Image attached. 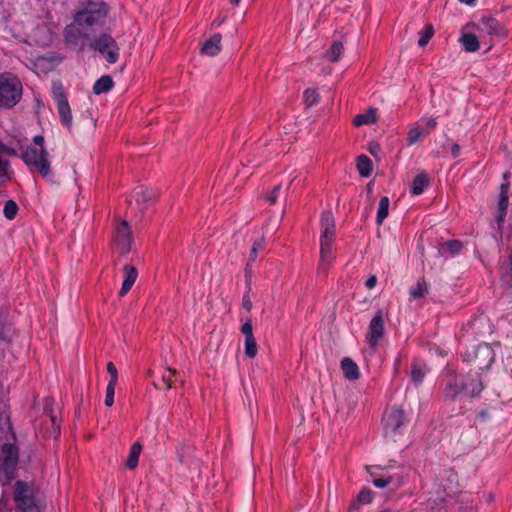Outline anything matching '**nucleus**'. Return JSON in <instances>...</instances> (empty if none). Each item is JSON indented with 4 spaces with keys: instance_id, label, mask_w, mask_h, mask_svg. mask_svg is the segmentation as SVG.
<instances>
[{
    "instance_id": "f257e3e1",
    "label": "nucleus",
    "mask_w": 512,
    "mask_h": 512,
    "mask_svg": "<svg viewBox=\"0 0 512 512\" xmlns=\"http://www.w3.org/2000/svg\"><path fill=\"white\" fill-rule=\"evenodd\" d=\"M94 34L95 32L84 23L77 21L75 15H73V22L64 29V39L67 45L83 47L84 41L89 40L90 49L100 53L109 64L116 63L120 57V48L109 29L92 37Z\"/></svg>"
},
{
    "instance_id": "f03ea898",
    "label": "nucleus",
    "mask_w": 512,
    "mask_h": 512,
    "mask_svg": "<svg viewBox=\"0 0 512 512\" xmlns=\"http://www.w3.org/2000/svg\"><path fill=\"white\" fill-rule=\"evenodd\" d=\"M110 11L111 7L103 0H81L74 15L77 16V21L96 32L97 28L104 26Z\"/></svg>"
},
{
    "instance_id": "7ed1b4c3",
    "label": "nucleus",
    "mask_w": 512,
    "mask_h": 512,
    "mask_svg": "<svg viewBox=\"0 0 512 512\" xmlns=\"http://www.w3.org/2000/svg\"><path fill=\"white\" fill-rule=\"evenodd\" d=\"M23 94L21 80L10 72L0 73V109L16 106Z\"/></svg>"
},
{
    "instance_id": "20e7f679",
    "label": "nucleus",
    "mask_w": 512,
    "mask_h": 512,
    "mask_svg": "<svg viewBox=\"0 0 512 512\" xmlns=\"http://www.w3.org/2000/svg\"><path fill=\"white\" fill-rule=\"evenodd\" d=\"M19 449L14 443H4L0 449V485H8L16 478Z\"/></svg>"
},
{
    "instance_id": "39448f33",
    "label": "nucleus",
    "mask_w": 512,
    "mask_h": 512,
    "mask_svg": "<svg viewBox=\"0 0 512 512\" xmlns=\"http://www.w3.org/2000/svg\"><path fill=\"white\" fill-rule=\"evenodd\" d=\"M20 158L31 172L39 173L43 178H48L51 173V162L49 153L45 148L28 146L20 155Z\"/></svg>"
},
{
    "instance_id": "423d86ee",
    "label": "nucleus",
    "mask_w": 512,
    "mask_h": 512,
    "mask_svg": "<svg viewBox=\"0 0 512 512\" xmlns=\"http://www.w3.org/2000/svg\"><path fill=\"white\" fill-rule=\"evenodd\" d=\"M463 360L474 364L479 370L488 369L495 360V352L488 343H480L462 353Z\"/></svg>"
},
{
    "instance_id": "0eeeda50",
    "label": "nucleus",
    "mask_w": 512,
    "mask_h": 512,
    "mask_svg": "<svg viewBox=\"0 0 512 512\" xmlns=\"http://www.w3.org/2000/svg\"><path fill=\"white\" fill-rule=\"evenodd\" d=\"M13 499L20 512H40L34 490L27 482L18 480L14 484Z\"/></svg>"
},
{
    "instance_id": "6e6552de",
    "label": "nucleus",
    "mask_w": 512,
    "mask_h": 512,
    "mask_svg": "<svg viewBox=\"0 0 512 512\" xmlns=\"http://www.w3.org/2000/svg\"><path fill=\"white\" fill-rule=\"evenodd\" d=\"M467 389L468 381L466 376L451 372L444 379V387L442 391L443 399L444 401L453 402Z\"/></svg>"
},
{
    "instance_id": "1a4fd4ad",
    "label": "nucleus",
    "mask_w": 512,
    "mask_h": 512,
    "mask_svg": "<svg viewBox=\"0 0 512 512\" xmlns=\"http://www.w3.org/2000/svg\"><path fill=\"white\" fill-rule=\"evenodd\" d=\"M53 99L56 102L58 113L60 116L61 124L67 129H71L72 126V113L71 108L63 88L60 82L53 83L52 86Z\"/></svg>"
},
{
    "instance_id": "9d476101",
    "label": "nucleus",
    "mask_w": 512,
    "mask_h": 512,
    "mask_svg": "<svg viewBox=\"0 0 512 512\" xmlns=\"http://www.w3.org/2000/svg\"><path fill=\"white\" fill-rule=\"evenodd\" d=\"M133 243L132 231L126 220L120 221L115 227L113 238V249L121 255H125L131 250Z\"/></svg>"
},
{
    "instance_id": "9b49d317",
    "label": "nucleus",
    "mask_w": 512,
    "mask_h": 512,
    "mask_svg": "<svg viewBox=\"0 0 512 512\" xmlns=\"http://www.w3.org/2000/svg\"><path fill=\"white\" fill-rule=\"evenodd\" d=\"M406 422V415L402 408L392 407L383 417L384 431L392 437L401 434V429Z\"/></svg>"
},
{
    "instance_id": "f8f14e48",
    "label": "nucleus",
    "mask_w": 512,
    "mask_h": 512,
    "mask_svg": "<svg viewBox=\"0 0 512 512\" xmlns=\"http://www.w3.org/2000/svg\"><path fill=\"white\" fill-rule=\"evenodd\" d=\"M384 333V319L381 310L372 318L369 324V333L367 335L368 343L371 347H376L383 337Z\"/></svg>"
},
{
    "instance_id": "ddd939ff",
    "label": "nucleus",
    "mask_w": 512,
    "mask_h": 512,
    "mask_svg": "<svg viewBox=\"0 0 512 512\" xmlns=\"http://www.w3.org/2000/svg\"><path fill=\"white\" fill-rule=\"evenodd\" d=\"M321 242H334L336 226L333 213L331 211H324L321 214Z\"/></svg>"
},
{
    "instance_id": "4468645a",
    "label": "nucleus",
    "mask_w": 512,
    "mask_h": 512,
    "mask_svg": "<svg viewBox=\"0 0 512 512\" xmlns=\"http://www.w3.org/2000/svg\"><path fill=\"white\" fill-rule=\"evenodd\" d=\"M333 243L334 242H321L320 241V259L318 263V273L326 274L329 267L333 263L335 259L334 251H333Z\"/></svg>"
},
{
    "instance_id": "2eb2a0df",
    "label": "nucleus",
    "mask_w": 512,
    "mask_h": 512,
    "mask_svg": "<svg viewBox=\"0 0 512 512\" xmlns=\"http://www.w3.org/2000/svg\"><path fill=\"white\" fill-rule=\"evenodd\" d=\"M477 28L491 36L505 37L507 35L504 27L494 17H482Z\"/></svg>"
},
{
    "instance_id": "dca6fc26",
    "label": "nucleus",
    "mask_w": 512,
    "mask_h": 512,
    "mask_svg": "<svg viewBox=\"0 0 512 512\" xmlns=\"http://www.w3.org/2000/svg\"><path fill=\"white\" fill-rule=\"evenodd\" d=\"M123 272H124V279H123L122 287L119 291V296H121V297L125 296L131 290L132 286L134 285V283L138 277V271H137L136 267L133 265L126 264L123 267Z\"/></svg>"
},
{
    "instance_id": "f3484780",
    "label": "nucleus",
    "mask_w": 512,
    "mask_h": 512,
    "mask_svg": "<svg viewBox=\"0 0 512 512\" xmlns=\"http://www.w3.org/2000/svg\"><path fill=\"white\" fill-rule=\"evenodd\" d=\"M221 34L215 33L204 42L201 47V53L208 56H215L221 51Z\"/></svg>"
},
{
    "instance_id": "a211bd4d",
    "label": "nucleus",
    "mask_w": 512,
    "mask_h": 512,
    "mask_svg": "<svg viewBox=\"0 0 512 512\" xmlns=\"http://www.w3.org/2000/svg\"><path fill=\"white\" fill-rule=\"evenodd\" d=\"M468 327L474 335L483 336L485 333H491L489 320L485 316H479L468 323Z\"/></svg>"
},
{
    "instance_id": "6ab92c4d",
    "label": "nucleus",
    "mask_w": 512,
    "mask_h": 512,
    "mask_svg": "<svg viewBox=\"0 0 512 512\" xmlns=\"http://www.w3.org/2000/svg\"><path fill=\"white\" fill-rule=\"evenodd\" d=\"M341 370L344 374V377L350 381H355L359 379L360 372L358 365L351 358L345 357L341 361Z\"/></svg>"
},
{
    "instance_id": "aec40b11",
    "label": "nucleus",
    "mask_w": 512,
    "mask_h": 512,
    "mask_svg": "<svg viewBox=\"0 0 512 512\" xmlns=\"http://www.w3.org/2000/svg\"><path fill=\"white\" fill-rule=\"evenodd\" d=\"M429 177L426 172H421L417 174L411 186V192L413 195H420L424 192V189L429 185Z\"/></svg>"
},
{
    "instance_id": "412c9836",
    "label": "nucleus",
    "mask_w": 512,
    "mask_h": 512,
    "mask_svg": "<svg viewBox=\"0 0 512 512\" xmlns=\"http://www.w3.org/2000/svg\"><path fill=\"white\" fill-rule=\"evenodd\" d=\"M44 423L45 425H48V422L50 424L49 427L45 430V436L46 437H53L57 438L60 435V424L57 420V417L53 415L52 413L46 414L44 416Z\"/></svg>"
},
{
    "instance_id": "4be33fe9",
    "label": "nucleus",
    "mask_w": 512,
    "mask_h": 512,
    "mask_svg": "<svg viewBox=\"0 0 512 512\" xmlns=\"http://www.w3.org/2000/svg\"><path fill=\"white\" fill-rule=\"evenodd\" d=\"M459 41L466 52H476L480 47L478 37L473 33H463Z\"/></svg>"
},
{
    "instance_id": "5701e85b",
    "label": "nucleus",
    "mask_w": 512,
    "mask_h": 512,
    "mask_svg": "<svg viewBox=\"0 0 512 512\" xmlns=\"http://www.w3.org/2000/svg\"><path fill=\"white\" fill-rule=\"evenodd\" d=\"M407 478L408 474L403 467L400 469L399 473L387 475L388 484L391 486L392 490L401 488L407 482Z\"/></svg>"
},
{
    "instance_id": "b1692460",
    "label": "nucleus",
    "mask_w": 512,
    "mask_h": 512,
    "mask_svg": "<svg viewBox=\"0 0 512 512\" xmlns=\"http://www.w3.org/2000/svg\"><path fill=\"white\" fill-rule=\"evenodd\" d=\"M114 86L113 79L109 75L100 77L93 86V93L96 95L108 92Z\"/></svg>"
},
{
    "instance_id": "393cba45",
    "label": "nucleus",
    "mask_w": 512,
    "mask_h": 512,
    "mask_svg": "<svg viewBox=\"0 0 512 512\" xmlns=\"http://www.w3.org/2000/svg\"><path fill=\"white\" fill-rule=\"evenodd\" d=\"M465 376L468 381V389H470V397H478L481 394L482 390L484 389V385L482 383L481 378L478 375L476 377H473L470 374H467Z\"/></svg>"
},
{
    "instance_id": "a878e982",
    "label": "nucleus",
    "mask_w": 512,
    "mask_h": 512,
    "mask_svg": "<svg viewBox=\"0 0 512 512\" xmlns=\"http://www.w3.org/2000/svg\"><path fill=\"white\" fill-rule=\"evenodd\" d=\"M373 496L374 493L370 489L363 488L359 492L357 499L350 504L349 510L352 511L358 509L361 504H369L370 502H372Z\"/></svg>"
},
{
    "instance_id": "bb28decb",
    "label": "nucleus",
    "mask_w": 512,
    "mask_h": 512,
    "mask_svg": "<svg viewBox=\"0 0 512 512\" xmlns=\"http://www.w3.org/2000/svg\"><path fill=\"white\" fill-rule=\"evenodd\" d=\"M376 121V109L370 108L368 111L362 114H358L354 117L353 123L355 126H362L374 123Z\"/></svg>"
},
{
    "instance_id": "cd10ccee",
    "label": "nucleus",
    "mask_w": 512,
    "mask_h": 512,
    "mask_svg": "<svg viewBox=\"0 0 512 512\" xmlns=\"http://www.w3.org/2000/svg\"><path fill=\"white\" fill-rule=\"evenodd\" d=\"M357 169L362 177H368L372 173V161L366 155H360L357 158Z\"/></svg>"
},
{
    "instance_id": "c85d7f7f",
    "label": "nucleus",
    "mask_w": 512,
    "mask_h": 512,
    "mask_svg": "<svg viewBox=\"0 0 512 512\" xmlns=\"http://www.w3.org/2000/svg\"><path fill=\"white\" fill-rule=\"evenodd\" d=\"M344 51L341 41H333L331 47L325 52V57L331 62H337Z\"/></svg>"
},
{
    "instance_id": "c756f323",
    "label": "nucleus",
    "mask_w": 512,
    "mask_h": 512,
    "mask_svg": "<svg viewBox=\"0 0 512 512\" xmlns=\"http://www.w3.org/2000/svg\"><path fill=\"white\" fill-rule=\"evenodd\" d=\"M141 450L142 446L139 442H136L131 446L129 456L126 461L127 468L134 469L137 467Z\"/></svg>"
},
{
    "instance_id": "7c9ffc66",
    "label": "nucleus",
    "mask_w": 512,
    "mask_h": 512,
    "mask_svg": "<svg viewBox=\"0 0 512 512\" xmlns=\"http://www.w3.org/2000/svg\"><path fill=\"white\" fill-rule=\"evenodd\" d=\"M389 204H390V200L387 196L381 197L380 202H379L378 211H377V216H376V223L378 225H381L383 223V221L386 219V217L388 216Z\"/></svg>"
},
{
    "instance_id": "2f4dec72",
    "label": "nucleus",
    "mask_w": 512,
    "mask_h": 512,
    "mask_svg": "<svg viewBox=\"0 0 512 512\" xmlns=\"http://www.w3.org/2000/svg\"><path fill=\"white\" fill-rule=\"evenodd\" d=\"M509 204V196L508 195H499V202H498V214L496 217V220L498 224L504 222L505 217L507 215V209Z\"/></svg>"
},
{
    "instance_id": "473e14b6",
    "label": "nucleus",
    "mask_w": 512,
    "mask_h": 512,
    "mask_svg": "<svg viewBox=\"0 0 512 512\" xmlns=\"http://www.w3.org/2000/svg\"><path fill=\"white\" fill-rule=\"evenodd\" d=\"M428 293V284L424 278L417 281L416 285L410 290V296L413 299L424 297Z\"/></svg>"
},
{
    "instance_id": "72a5a7b5",
    "label": "nucleus",
    "mask_w": 512,
    "mask_h": 512,
    "mask_svg": "<svg viewBox=\"0 0 512 512\" xmlns=\"http://www.w3.org/2000/svg\"><path fill=\"white\" fill-rule=\"evenodd\" d=\"M428 133L425 131L424 128H422L420 125H416L415 127L411 128L407 135V142L408 145H412L419 141L422 137L427 136Z\"/></svg>"
},
{
    "instance_id": "f704fd0d",
    "label": "nucleus",
    "mask_w": 512,
    "mask_h": 512,
    "mask_svg": "<svg viewBox=\"0 0 512 512\" xmlns=\"http://www.w3.org/2000/svg\"><path fill=\"white\" fill-rule=\"evenodd\" d=\"M303 99L307 107H313L318 104L320 96L317 90L308 88L303 93Z\"/></svg>"
},
{
    "instance_id": "c9c22d12",
    "label": "nucleus",
    "mask_w": 512,
    "mask_h": 512,
    "mask_svg": "<svg viewBox=\"0 0 512 512\" xmlns=\"http://www.w3.org/2000/svg\"><path fill=\"white\" fill-rule=\"evenodd\" d=\"M434 35V27L432 24H428L425 26L424 30L420 32V37L418 40V45L420 47H424L428 44V42L431 40V38Z\"/></svg>"
},
{
    "instance_id": "e433bc0d",
    "label": "nucleus",
    "mask_w": 512,
    "mask_h": 512,
    "mask_svg": "<svg viewBox=\"0 0 512 512\" xmlns=\"http://www.w3.org/2000/svg\"><path fill=\"white\" fill-rule=\"evenodd\" d=\"M18 210L19 207L17 203L14 200H8L5 202L3 213L8 220H13L16 217Z\"/></svg>"
},
{
    "instance_id": "4c0bfd02",
    "label": "nucleus",
    "mask_w": 512,
    "mask_h": 512,
    "mask_svg": "<svg viewBox=\"0 0 512 512\" xmlns=\"http://www.w3.org/2000/svg\"><path fill=\"white\" fill-rule=\"evenodd\" d=\"M258 347L254 336L245 338V355L254 358L257 355Z\"/></svg>"
},
{
    "instance_id": "58836bf2",
    "label": "nucleus",
    "mask_w": 512,
    "mask_h": 512,
    "mask_svg": "<svg viewBox=\"0 0 512 512\" xmlns=\"http://www.w3.org/2000/svg\"><path fill=\"white\" fill-rule=\"evenodd\" d=\"M22 150L20 141H17L15 145H8L0 141V152L9 156H20L19 151Z\"/></svg>"
},
{
    "instance_id": "ea45409f",
    "label": "nucleus",
    "mask_w": 512,
    "mask_h": 512,
    "mask_svg": "<svg viewBox=\"0 0 512 512\" xmlns=\"http://www.w3.org/2000/svg\"><path fill=\"white\" fill-rule=\"evenodd\" d=\"M425 377V371L418 363H413L411 368V379L416 384L419 385L422 383Z\"/></svg>"
},
{
    "instance_id": "a19ab883",
    "label": "nucleus",
    "mask_w": 512,
    "mask_h": 512,
    "mask_svg": "<svg viewBox=\"0 0 512 512\" xmlns=\"http://www.w3.org/2000/svg\"><path fill=\"white\" fill-rule=\"evenodd\" d=\"M177 375V371L172 368H166L162 373L161 382L167 389L173 387V378Z\"/></svg>"
},
{
    "instance_id": "79ce46f5",
    "label": "nucleus",
    "mask_w": 512,
    "mask_h": 512,
    "mask_svg": "<svg viewBox=\"0 0 512 512\" xmlns=\"http://www.w3.org/2000/svg\"><path fill=\"white\" fill-rule=\"evenodd\" d=\"M264 245H265V239L263 237L254 241L252 248H251L250 255H249L248 264L250 262H254L257 259L258 251L262 250L264 248Z\"/></svg>"
},
{
    "instance_id": "37998d69",
    "label": "nucleus",
    "mask_w": 512,
    "mask_h": 512,
    "mask_svg": "<svg viewBox=\"0 0 512 512\" xmlns=\"http://www.w3.org/2000/svg\"><path fill=\"white\" fill-rule=\"evenodd\" d=\"M133 196L136 198L137 201H140V199H142L144 202H147L152 199L153 193L151 190L139 188L134 190Z\"/></svg>"
},
{
    "instance_id": "c03bdc74",
    "label": "nucleus",
    "mask_w": 512,
    "mask_h": 512,
    "mask_svg": "<svg viewBox=\"0 0 512 512\" xmlns=\"http://www.w3.org/2000/svg\"><path fill=\"white\" fill-rule=\"evenodd\" d=\"M246 282H247L248 291L243 295L242 307L245 310H247L248 312H250L253 308V304H252V301H251L250 295H249L250 290H251V278H247Z\"/></svg>"
},
{
    "instance_id": "a18cd8bd",
    "label": "nucleus",
    "mask_w": 512,
    "mask_h": 512,
    "mask_svg": "<svg viewBox=\"0 0 512 512\" xmlns=\"http://www.w3.org/2000/svg\"><path fill=\"white\" fill-rule=\"evenodd\" d=\"M445 246L452 255H456L461 252L463 248V243L460 240H448L445 243Z\"/></svg>"
},
{
    "instance_id": "49530a36",
    "label": "nucleus",
    "mask_w": 512,
    "mask_h": 512,
    "mask_svg": "<svg viewBox=\"0 0 512 512\" xmlns=\"http://www.w3.org/2000/svg\"><path fill=\"white\" fill-rule=\"evenodd\" d=\"M117 384L108 383L106 387L105 405L111 407L114 404V394Z\"/></svg>"
},
{
    "instance_id": "de8ad7c7",
    "label": "nucleus",
    "mask_w": 512,
    "mask_h": 512,
    "mask_svg": "<svg viewBox=\"0 0 512 512\" xmlns=\"http://www.w3.org/2000/svg\"><path fill=\"white\" fill-rule=\"evenodd\" d=\"M502 281L509 287H512V251L509 254L508 267L505 274L502 276Z\"/></svg>"
},
{
    "instance_id": "09e8293b",
    "label": "nucleus",
    "mask_w": 512,
    "mask_h": 512,
    "mask_svg": "<svg viewBox=\"0 0 512 512\" xmlns=\"http://www.w3.org/2000/svg\"><path fill=\"white\" fill-rule=\"evenodd\" d=\"M107 372L110 375V380L108 383L117 384L118 382V371L113 362H108L106 365Z\"/></svg>"
},
{
    "instance_id": "8fccbe9b",
    "label": "nucleus",
    "mask_w": 512,
    "mask_h": 512,
    "mask_svg": "<svg viewBox=\"0 0 512 512\" xmlns=\"http://www.w3.org/2000/svg\"><path fill=\"white\" fill-rule=\"evenodd\" d=\"M420 122L425 124L423 128L427 131L428 135L437 127L436 118H422Z\"/></svg>"
},
{
    "instance_id": "3c124183",
    "label": "nucleus",
    "mask_w": 512,
    "mask_h": 512,
    "mask_svg": "<svg viewBox=\"0 0 512 512\" xmlns=\"http://www.w3.org/2000/svg\"><path fill=\"white\" fill-rule=\"evenodd\" d=\"M280 190H281V185H276L273 190L271 191V193L269 195H267L265 197V199L271 204V205H274L276 202H277V199H278V196H279V193H280Z\"/></svg>"
},
{
    "instance_id": "603ef678",
    "label": "nucleus",
    "mask_w": 512,
    "mask_h": 512,
    "mask_svg": "<svg viewBox=\"0 0 512 512\" xmlns=\"http://www.w3.org/2000/svg\"><path fill=\"white\" fill-rule=\"evenodd\" d=\"M241 332L246 337H251L253 335V327H252V320L250 318L247 319V321L242 325Z\"/></svg>"
},
{
    "instance_id": "864d4df0",
    "label": "nucleus",
    "mask_w": 512,
    "mask_h": 512,
    "mask_svg": "<svg viewBox=\"0 0 512 512\" xmlns=\"http://www.w3.org/2000/svg\"><path fill=\"white\" fill-rule=\"evenodd\" d=\"M373 484L377 488H385V487L389 486L388 480H387V476H383V477H379V478H374Z\"/></svg>"
},
{
    "instance_id": "5fc2aeb1",
    "label": "nucleus",
    "mask_w": 512,
    "mask_h": 512,
    "mask_svg": "<svg viewBox=\"0 0 512 512\" xmlns=\"http://www.w3.org/2000/svg\"><path fill=\"white\" fill-rule=\"evenodd\" d=\"M9 162L2 160L0 157V180L4 179L7 176V168Z\"/></svg>"
},
{
    "instance_id": "6e6d98bb",
    "label": "nucleus",
    "mask_w": 512,
    "mask_h": 512,
    "mask_svg": "<svg viewBox=\"0 0 512 512\" xmlns=\"http://www.w3.org/2000/svg\"><path fill=\"white\" fill-rule=\"evenodd\" d=\"M376 284H377V277H376V275L369 276V278L365 282V286L368 289H373L376 286Z\"/></svg>"
},
{
    "instance_id": "4d7b16f0",
    "label": "nucleus",
    "mask_w": 512,
    "mask_h": 512,
    "mask_svg": "<svg viewBox=\"0 0 512 512\" xmlns=\"http://www.w3.org/2000/svg\"><path fill=\"white\" fill-rule=\"evenodd\" d=\"M33 142L36 146H38V149L44 148V137L42 135H36L33 138Z\"/></svg>"
},
{
    "instance_id": "13d9d810",
    "label": "nucleus",
    "mask_w": 512,
    "mask_h": 512,
    "mask_svg": "<svg viewBox=\"0 0 512 512\" xmlns=\"http://www.w3.org/2000/svg\"><path fill=\"white\" fill-rule=\"evenodd\" d=\"M510 188V182L507 181L505 183H502L500 186V193L499 195H508Z\"/></svg>"
},
{
    "instance_id": "bf43d9fd",
    "label": "nucleus",
    "mask_w": 512,
    "mask_h": 512,
    "mask_svg": "<svg viewBox=\"0 0 512 512\" xmlns=\"http://www.w3.org/2000/svg\"><path fill=\"white\" fill-rule=\"evenodd\" d=\"M6 339H7V335L5 332L4 321H3L2 317L0 316V340H6Z\"/></svg>"
},
{
    "instance_id": "052dcab7",
    "label": "nucleus",
    "mask_w": 512,
    "mask_h": 512,
    "mask_svg": "<svg viewBox=\"0 0 512 512\" xmlns=\"http://www.w3.org/2000/svg\"><path fill=\"white\" fill-rule=\"evenodd\" d=\"M451 154H452L453 158H457L459 156V154H460L459 144L455 143L452 145Z\"/></svg>"
},
{
    "instance_id": "680f3d73",
    "label": "nucleus",
    "mask_w": 512,
    "mask_h": 512,
    "mask_svg": "<svg viewBox=\"0 0 512 512\" xmlns=\"http://www.w3.org/2000/svg\"><path fill=\"white\" fill-rule=\"evenodd\" d=\"M377 151H380V146L379 144L377 143H371L370 146H369V152L372 154V155H376V152Z\"/></svg>"
},
{
    "instance_id": "e2e57ef3",
    "label": "nucleus",
    "mask_w": 512,
    "mask_h": 512,
    "mask_svg": "<svg viewBox=\"0 0 512 512\" xmlns=\"http://www.w3.org/2000/svg\"><path fill=\"white\" fill-rule=\"evenodd\" d=\"M478 416H479L480 418H482L483 420H484V419H486V418L488 417V412H487V410H481V411L479 412Z\"/></svg>"
},
{
    "instance_id": "0e129e2a",
    "label": "nucleus",
    "mask_w": 512,
    "mask_h": 512,
    "mask_svg": "<svg viewBox=\"0 0 512 512\" xmlns=\"http://www.w3.org/2000/svg\"><path fill=\"white\" fill-rule=\"evenodd\" d=\"M510 176L511 173L509 171L503 173V179L505 180V182L509 181Z\"/></svg>"
},
{
    "instance_id": "69168bd1",
    "label": "nucleus",
    "mask_w": 512,
    "mask_h": 512,
    "mask_svg": "<svg viewBox=\"0 0 512 512\" xmlns=\"http://www.w3.org/2000/svg\"><path fill=\"white\" fill-rule=\"evenodd\" d=\"M459 1L462 3H465L467 5H472L475 2V0H459Z\"/></svg>"
},
{
    "instance_id": "338daca9",
    "label": "nucleus",
    "mask_w": 512,
    "mask_h": 512,
    "mask_svg": "<svg viewBox=\"0 0 512 512\" xmlns=\"http://www.w3.org/2000/svg\"><path fill=\"white\" fill-rule=\"evenodd\" d=\"M230 3L233 5V6H238L239 3H240V0H229Z\"/></svg>"
},
{
    "instance_id": "774afa93",
    "label": "nucleus",
    "mask_w": 512,
    "mask_h": 512,
    "mask_svg": "<svg viewBox=\"0 0 512 512\" xmlns=\"http://www.w3.org/2000/svg\"><path fill=\"white\" fill-rule=\"evenodd\" d=\"M177 454H178V458H179L180 462H183L184 460H183V454L181 453V450H178Z\"/></svg>"
}]
</instances>
